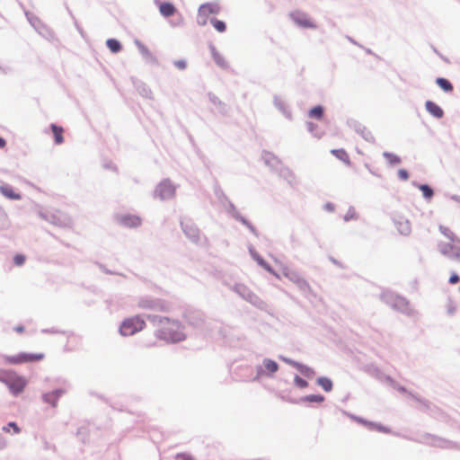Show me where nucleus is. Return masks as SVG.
<instances>
[{
    "label": "nucleus",
    "mask_w": 460,
    "mask_h": 460,
    "mask_svg": "<svg viewBox=\"0 0 460 460\" xmlns=\"http://www.w3.org/2000/svg\"><path fill=\"white\" fill-rule=\"evenodd\" d=\"M148 319L154 323L156 336L159 339L172 342L180 341L184 339L181 325L178 321H173L169 318H158L156 316H148Z\"/></svg>",
    "instance_id": "obj_1"
},
{
    "label": "nucleus",
    "mask_w": 460,
    "mask_h": 460,
    "mask_svg": "<svg viewBox=\"0 0 460 460\" xmlns=\"http://www.w3.org/2000/svg\"><path fill=\"white\" fill-rule=\"evenodd\" d=\"M45 358V354L42 352L39 353H28L21 352L13 356H4V362L10 365H21L24 363H32L40 361Z\"/></svg>",
    "instance_id": "obj_2"
},
{
    "label": "nucleus",
    "mask_w": 460,
    "mask_h": 460,
    "mask_svg": "<svg viewBox=\"0 0 460 460\" xmlns=\"http://www.w3.org/2000/svg\"><path fill=\"white\" fill-rule=\"evenodd\" d=\"M4 384L6 385L10 392L16 396L23 392L27 385V380L23 376H19L15 371L11 370L6 374Z\"/></svg>",
    "instance_id": "obj_3"
},
{
    "label": "nucleus",
    "mask_w": 460,
    "mask_h": 460,
    "mask_svg": "<svg viewBox=\"0 0 460 460\" xmlns=\"http://www.w3.org/2000/svg\"><path fill=\"white\" fill-rule=\"evenodd\" d=\"M146 326L145 321L139 316H133L125 319L119 327V332L123 336H131L142 331Z\"/></svg>",
    "instance_id": "obj_4"
},
{
    "label": "nucleus",
    "mask_w": 460,
    "mask_h": 460,
    "mask_svg": "<svg viewBox=\"0 0 460 460\" xmlns=\"http://www.w3.org/2000/svg\"><path fill=\"white\" fill-rule=\"evenodd\" d=\"M440 252L451 259L457 261H460V239L439 244Z\"/></svg>",
    "instance_id": "obj_5"
},
{
    "label": "nucleus",
    "mask_w": 460,
    "mask_h": 460,
    "mask_svg": "<svg viewBox=\"0 0 460 460\" xmlns=\"http://www.w3.org/2000/svg\"><path fill=\"white\" fill-rule=\"evenodd\" d=\"M292 21L299 27L315 29V22L305 13L295 11L289 14Z\"/></svg>",
    "instance_id": "obj_6"
},
{
    "label": "nucleus",
    "mask_w": 460,
    "mask_h": 460,
    "mask_svg": "<svg viewBox=\"0 0 460 460\" xmlns=\"http://www.w3.org/2000/svg\"><path fill=\"white\" fill-rule=\"evenodd\" d=\"M220 12V6L216 3H206L199 6V16L202 19L201 24L205 25L210 14H217Z\"/></svg>",
    "instance_id": "obj_7"
},
{
    "label": "nucleus",
    "mask_w": 460,
    "mask_h": 460,
    "mask_svg": "<svg viewBox=\"0 0 460 460\" xmlns=\"http://www.w3.org/2000/svg\"><path fill=\"white\" fill-rule=\"evenodd\" d=\"M155 192L161 199H166L174 196L175 188L170 181H164L157 186Z\"/></svg>",
    "instance_id": "obj_8"
},
{
    "label": "nucleus",
    "mask_w": 460,
    "mask_h": 460,
    "mask_svg": "<svg viewBox=\"0 0 460 460\" xmlns=\"http://www.w3.org/2000/svg\"><path fill=\"white\" fill-rule=\"evenodd\" d=\"M119 223L127 227H137L141 225V218L134 215H125L119 217Z\"/></svg>",
    "instance_id": "obj_9"
},
{
    "label": "nucleus",
    "mask_w": 460,
    "mask_h": 460,
    "mask_svg": "<svg viewBox=\"0 0 460 460\" xmlns=\"http://www.w3.org/2000/svg\"><path fill=\"white\" fill-rule=\"evenodd\" d=\"M426 109L427 111L433 115L434 117L440 119L444 115L443 110L435 102L431 101L426 102Z\"/></svg>",
    "instance_id": "obj_10"
},
{
    "label": "nucleus",
    "mask_w": 460,
    "mask_h": 460,
    "mask_svg": "<svg viewBox=\"0 0 460 460\" xmlns=\"http://www.w3.org/2000/svg\"><path fill=\"white\" fill-rule=\"evenodd\" d=\"M358 421L359 423L365 425L366 427H367L370 429H375V430H377V431H380V432H383V433H390L391 432V429L389 428L384 427L381 424H377V423H375V422L367 421V420H362V419H358Z\"/></svg>",
    "instance_id": "obj_11"
},
{
    "label": "nucleus",
    "mask_w": 460,
    "mask_h": 460,
    "mask_svg": "<svg viewBox=\"0 0 460 460\" xmlns=\"http://www.w3.org/2000/svg\"><path fill=\"white\" fill-rule=\"evenodd\" d=\"M159 11L163 16L170 17L175 13L176 8L172 4L164 2L159 4Z\"/></svg>",
    "instance_id": "obj_12"
},
{
    "label": "nucleus",
    "mask_w": 460,
    "mask_h": 460,
    "mask_svg": "<svg viewBox=\"0 0 460 460\" xmlns=\"http://www.w3.org/2000/svg\"><path fill=\"white\" fill-rule=\"evenodd\" d=\"M50 128L52 130V133L54 135L55 143L57 145H61L64 142V128L60 126H58L56 124H51Z\"/></svg>",
    "instance_id": "obj_13"
},
{
    "label": "nucleus",
    "mask_w": 460,
    "mask_h": 460,
    "mask_svg": "<svg viewBox=\"0 0 460 460\" xmlns=\"http://www.w3.org/2000/svg\"><path fill=\"white\" fill-rule=\"evenodd\" d=\"M0 192L10 199H20L22 197L19 193L15 192L9 185L0 186Z\"/></svg>",
    "instance_id": "obj_14"
},
{
    "label": "nucleus",
    "mask_w": 460,
    "mask_h": 460,
    "mask_svg": "<svg viewBox=\"0 0 460 460\" xmlns=\"http://www.w3.org/2000/svg\"><path fill=\"white\" fill-rule=\"evenodd\" d=\"M331 153L339 160L343 162L344 164L349 165L350 164V158L347 151L343 148L340 149H332L331 150Z\"/></svg>",
    "instance_id": "obj_15"
},
{
    "label": "nucleus",
    "mask_w": 460,
    "mask_h": 460,
    "mask_svg": "<svg viewBox=\"0 0 460 460\" xmlns=\"http://www.w3.org/2000/svg\"><path fill=\"white\" fill-rule=\"evenodd\" d=\"M398 232L401 234L408 235L411 233V224L406 219H401L395 222Z\"/></svg>",
    "instance_id": "obj_16"
},
{
    "label": "nucleus",
    "mask_w": 460,
    "mask_h": 460,
    "mask_svg": "<svg viewBox=\"0 0 460 460\" xmlns=\"http://www.w3.org/2000/svg\"><path fill=\"white\" fill-rule=\"evenodd\" d=\"M436 83L445 92H452L454 89L452 84L446 78L438 77Z\"/></svg>",
    "instance_id": "obj_17"
},
{
    "label": "nucleus",
    "mask_w": 460,
    "mask_h": 460,
    "mask_svg": "<svg viewBox=\"0 0 460 460\" xmlns=\"http://www.w3.org/2000/svg\"><path fill=\"white\" fill-rule=\"evenodd\" d=\"M439 231L443 235L448 238L450 242L459 239L448 226H439Z\"/></svg>",
    "instance_id": "obj_18"
},
{
    "label": "nucleus",
    "mask_w": 460,
    "mask_h": 460,
    "mask_svg": "<svg viewBox=\"0 0 460 460\" xmlns=\"http://www.w3.org/2000/svg\"><path fill=\"white\" fill-rule=\"evenodd\" d=\"M317 384L323 387L325 392H331L332 389V382L327 377H320Z\"/></svg>",
    "instance_id": "obj_19"
},
{
    "label": "nucleus",
    "mask_w": 460,
    "mask_h": 460,
    "mask_svg": "<svg viewBox=\"0 0 460 460\" xmlns=\"http://www.w3.org/2000/svg\"><path fill=\"white\" fill-rule=\"evenodd\" d=\"M107 47L113 53H118L121 49V44L115 39H110L106 42Z\"/></svg>",
    "instance_id": "obj_20"
},
{
    "label": "nucleus",
    "mask_w": 460,
    "mask_h": 460,
    "mask_svg": "<svg viewBox=\"0 0 460 460\" xmlns=\"http://www.w3.org/2000/svg\"><path fill=\"white\" fill-rule=\"evenodd\" d=\"M60 394H61L60 391H56L53 393L46 394L44 395V399L46 402L51 403L53 406H56L57 401H58V397L60 396Z\"/></svg>",
    "instance_id": "obj_21"
},
{
    "label": "nucleus",
    "mask_w": 460,
    "mask_h": 460,
    "mask_svg": "<svg viewBox=\"0 0 460 460\" xmlns=\"http://www.w3.org/2000/svg\"><path fill=\"white\" fill-rule=\"evenodd\" d=\"M323 116V109L322 106H315L309 111V117L321 119Z\"/></svg>",
    "instance_id": "obj_22"
},
{
    "label": "nucleus",
    "mask_w": 460,
    "mask_h": 460,
    "mask_svg": "<svg viewBox=\"0 0 460 460\" xmlns=\"http://www.w3.org/2000/svg\"><path fill=\"white\" fill-rule=\"evenodd\" d=\"M264 367L266 370L269 371L270 374L277 372L279 369V365L277 364V362L271 359L264 360Z\"/></svg>",
    "instance_id": "obj_23"
},
{
    "label": "nucleus",
    "mask_w": 460,
    "mask_h": 460,
    "mask_svg": "<svg viewBox=\"0 0 460 460\" xmlns=\"http://www.w3.org/2000/svg\"><path fill=\"white\" fill-rule=\"evenodd\" d=\"M211 24L218 32H224L226 30V25L223 21L217 19H211Z\"/></svg>",
    "instance_id": "obj_24"
},
{
    "label": "nucleus",
    "mask_w": 460,
    "mask_h": 460,
    "mask_svg": "<svg viewBox=\"0 0 460 460\" xmlns=\"http://www.w3.org/2000/svg\"><path fill=\"white\" fill-rule=\"evenodd\" d=\"M384 156L390 164H398L401 163V158L393 153H384Z\"/></svg>",
    "instance_id": "obj_25"
},
{
    "label": "nucleus",
    "mask_w": 460,
    "mask_h": 460,
    "mask_svg": "<svg viewBox=\"0 0 460 460\" xmlns=\"http://www.w3.org/2000/svg\"><path fill=\"white\" fill-rule=\"evenodd\" d=\"M302 400L308 402H323L324 401V397L321 394H310L304 397Z\"/></svg>",
    "instance_id": "obj_26"
},
{
    "label": "nucleus",
    "mask_w": 460,
    "mask_h": 460,
    "mask_svg": "<svg viewBox=\"0 0 460 460\" xmlns=\"http://www.w3.org/2000/svg\"><path fill=\"white\" fill-rule=\"evenodd\" d=\"M420 190L422 191V195L426 199H431L434 192L433 190L426 184L420 185Z\"/></svg>",
    "instance_id": "obj_27"
},
{
    "label": "nucleus",
    "mask_w": 460,
    "mask_h": 460,
    "mask_svg": "<svg viewBox=\"0 0 460 460\" xmlns=\"http://www.w3.org/2000/svg\"><path fill=\"white\" fill-rule=\"evenodd\" d=\"M294 382H295L296 385H297L300 388H305L308 385V383L305 379H303L302 377H300L298 376H295Z\"/></svg>",
    "instance_id": "obj_28"
},
{
    "label": "nucleus",
    "mask_w": 460,
    "mask_h": 460,
    "mask_svg": "<svg viewBox=\"0 0 460 460\" xmlns=\"http://www.w3.org/2000/svg\"><path fill=\"white\" fill-rule=\"evenodd\" d=\"M25 256L22 255V254H16L14 257H13V262L15 263V265L17 266H22L24 262H25Z\"/></svg>",
    "instance_id": "obj_29"
},
{
    "label": "nucleus",
    "mask_w": 460,
    "mask_h": 460,
    "mask_svg": "<svg viewBox=\"0 0 460 460\" xmlns=\"http://www.w3.org/2000/svg\"><path fill=\"white\" fill-rule=\"evenodd\" d=\"M356 217H357V216H356L355 209L354 208H350V209L348 210V212L344 216V220L345 221H349V220L356 218Z\"/></svg>",
    "instance_id": "obj_30"
},
{
    "label": "nucleus",
    "mask_w": 460,
    "mask_h": 460,
    "mask_svg": "<svg viewBox=\"0 0 460 460\" xmlns=\"http://www.w3.org/2000/svg\"><path fill=\"white\" fill-rule=\"evenodd\" d=\"M398 177L402 181H407L409 179V173L404 169H400L398 171Z\"/></svg>",
    "instance_id": "obj_31"
},
{
    "label": "nucleus",
    "mask_w": 460,
    "mask_h": 460,
    "mask_svg": "<svg viewBox=\"0 0 460 460\" xmlns=\"http://www.w3.org/2000/svg\"><path fill=\"white\" fill-rule=\"evenodd\" d=\"M174 66L179 69H184L187 66V63L183 59L174 61Z\"/></svg>",
    "instance_id": "obj_32"
},
{
    "label": "nucleus",
    "mask_w": 460,
    "mask_h": 460,
    "mask_svg": "<svg viewBox=\"0 0 460 460\" xmlns=\"http://www.w3.org/2000/svg\"><path fill=\"white\" fill-rule=\"evenodd\" d=\"M459 280H460L459 276L456 273H452L448 281L451 285H455V284L458 283Z\"/></svg>",
    "instance_id": "obj_33"
},
{
    "label": "nucleus",
    "mask_w": 460,
    "mask_h": 460,
    "mask_svg": "<svg viewBox=\"0 0 460 460\" xmlns=\"http://www.w3.org/2000/svg\"><path fill=\"white\" fill-rule=\"evenodd\" d=\"M214 58L215 61L219 65L224 66L226 65V62L222 57H220L217 53H214Z\"/></svg>",
    "instance_id": "obj_34"
},
{
    "label": "nucleus",
    "mask_w": 460,
    "mask_h": 460,
    "mask_svg": "<svg viewBox=\"0 0 460 460\" xmlns=\"http://www.w3.org/2000/svg\"><path fill=\"white\" fill-rule=\"evenodd\" d=\"M257 261L259 262L260 265H261L264 269L270 270V266L267 262H265V261L260 257L256 258Z\"/></svg>",
    "instance_id": "obj_35"
},
{
    "label": "nucleus",
    "mask_w": 460,
    "mask_h": 460,
    "mask_svg": "<svg viewBox=\"0 0 460 460\" xmlns=\"http://www.w3.org/2000/svg\"><path fill=\"white\" fill-rule=\"evenodd\" d=\"M11 370L0 369V382L4 383V379L6 378V374Z\"/></svg>",
    "instance_id": "obj_36"
},
{
    "label": "nucleus",
    "mask_w": 460,
    "mask_h": 460,
    "mask_svg": "<svg viewBox=\"0 0 460 460\" xmlns=\"http://www.w3.org/2000/svg\"><path fill=\"white\" fill-rule=\"evenodd\" d=\"M8 427L13 429V432L16 433V434L20 432V429H19V427L17 426V424L15 422L8 423Z\"/></svg>",
    "instance_id": "obj_37"
},
{
    "label": "nucleus",
    "mask_w": 460,
    "mask_h": 460,
    "mask_svg": "<svg viewBox=\"0 0 460 460\" xmlns=\"http://www.w3.org/2000/svg\"><path fill=\"white\" fill-rule=\"evenodd\" d=\"M139 305H141L143 307H146V305H152V302L147 301V300H143L139 303Z\"/></svg>",
    "instance_id": "obj_38"
},
{
    "label": "nucleus",
    "mask_w": 460,
    "mask_h": 460,
    "mask_svg": "<svg viewBox=\"0 0 460 460\" xmlns=\"http://www.w3.org/2000/svg\"><path fill=\"white\" fill-rule=\"evenodd\" d=\"M6 145L5 140L0 137V148H4Z\"/></svg>",
    "instance_id": "obj_39"
},
{
    "label": "nucleus",
    "mask_w": 460,
    "mask_h": 460,
    "mask_svg": "<svg viewBox=\"0 0 460 460\" xmlns=\"http://www.w3.org/2000/svg\"><path fill=\"white\" fill-rule=\"evenodd\" d=\"M14 330H15L17 332L21 333V332H23L24 328H23V326H22V325H21V326H17V327H15V329H14Z\"/></svg>",
    "instance_id": "obj_40"
},
{
    "label": "nucleus",
    "mask_w": 460,
    "mask_h": 460,
    "mask_svg": "<svg viewBox=\"0 0 460 460\" xmlns=\"http://www.w3.org/2000/svg\"><path fill=\"white\" fill-rule=\"evenodd\" d=\"M299 369L301 370V372H302L303 374H305V375H307V374H308V372H310V371H311V369H310V368H308V367H305V370L301 369L300 367H299Z\"/></svg>",
    "instance_id": "obj_41"
},
{
    "label": "nucleus",
    "mask_w": 460,
    "mask_h": 460,
    "mask_svg": "<svg viewBox=\"0 0 460 460\" xmlns=\"http://www.w3.org/2000/svg\"><path fill=\"white\" fill-rule=\"evenodd\" d=\"M3 429L5 431V432H9L10 430V428L7 426L4 427Z\"/></svg>",
    "instance_id": "obj_42"
},
{
    "label": "nucleus",
    "mask_w": 460,
    "mask_h": 460,
    "mask_svg": "<svg viewBox=\"0 0 460 460\" xmlns=\"http://www.w3.org/2000/svg\"><path fill=\"white\" fill-rule=\"evenodd\" d=\"M294 366L299 367L300 366L297 363H293Z\"/></svg>",
    "instance_id": "obj_43"
}]
</instances>
